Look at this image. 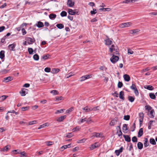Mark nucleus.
<instances>
[{"instance_id": "1", "label": "nucleus", "mask_w": 157, "mask_h": 157, "mask_svg": "<svg viewBox=\"0 0 157 157\" xmlns=\"http://www.w3.org/2000/svg\"><path fill=\"white\" fill-rule=\"evenodd\" d=\"M130 88L131 89L134 90V93L136 96H137L139 95V92L135 84L132 83Z\"/></svg>"}, {"instance_id": "2", "label": "nucleus", "mask_w": 157, "mask_h": 157, "mask_svg": "<svg viewBox=\"0 0 157 157\" xmlns=\"http://www.w3.org/2000/svg\"><path fill=\"white\" fill-rule=\"evenodd\" d=\"M132 25V23L130 22L124 23L120 24L119 25V27L121 28H123L125 27H129Z\"/></svg>"}, {"instance_id": "3", "label": "nucleus", "mask_w": 157, "mask_h": 157, "mask_svg": "<svg viewBox=\"0 0 157 157\" xmlns=\"http://www.w3.org/2000/svg\"><path fill=\"white\" fill-rule=\"evenodd\" d=\"M119 57L116 55H114L113 54L112 57L110 58L111 61L113 63L116 62L119 59Z\"/></svg>"}, {"instance_id": "4", "label": "nucleus", "mask_w": 157, "mask_h": 157, "mask_svg": "<svg viewBox=\"0 0 157 157\" xmlns=\"http://www.w3.org/2000/svg\"><path fill=\"white\" fill-rule=\"evenodd\" d=\"M95 137L97 138L103 137L102 134L101 133H97L96 132H94L93 133V135L91 136V137L94 138Z\"/></svg>"}, {"instance_id": "5", "label": "nucleus", "mask_w": 157, "mask_h": 157, "mask_svg": "<svg viewBox=\"0 0 157 157\" xmlns=\"http://www.w3.org/2000/svg\"><path fill=\"white\" fill-rule=\"evenodd\" d=\"M26 40L27 41L28 44H33L35 41V40L34 38L32 39L29 37L26 38Z\"/></svg>"}, {"instance_id": "6", "label": "nucleus", "mask_w": 157, "mask_h": 157, "mask_svg": "<svg viewBox=\"0 0 157 157\" xmlns=\"http://www.w3.org/2000/svg\"><path fill=\"white\" fill-rule=\"evenodd\" d=\"M118 121V119L117 117H115L114 118L112 119L109 124L110 126H113L115 125Z\"/></svg>"}, {"instance_id": "7", "label": "nucleus", "mask_w": 157, "mask_h": 157, "mask_svg": "<svg viewBox=\"0 0 157 157\" xmlns=\"http://www.w3.org/2000/svg\"><path fill=\"white\" fill-rule=\"evenodd\" d=\"M16 44L15 43H13L9 45L8 47L9 50L11 51H15V48L16 46Z\"/></svg>"}, {"instance_id": "8", "label": "nucleus", "mask_w": 157, "mask_h": 157, "mask_svg": "<svg viewBox=\"0 0 157 157\" xmlns=\"http://www.w3.org/2000/svg\"><path fill=\"white\" fill-rule=\"evenodd\" d=\"M80 123H79L80 124L83 123L84 121H86L87 123H90L91 120L90 118H88V119L84 118V119H80Z\"/></svg>"}, {"instance_id": "9", "label": "nucleus", "mask_w": 157, "mask_h": 157, "mask_svg": "<svg viewBox=\"0 0 157 157\" xmlns=\"http://www.w3.org/2000/svg\"><path fill=\"white\" fill-rule=\"evenodd\" d=\"M99 146V144L98 143H96L93 144H92L90 147V149L93 150L94 149L97 148Z\"/></svg>"}, {"instance_id": "10", "label": "nucleus", "mask_w": 157, "mask_h": 157, "mask_svg": "<svg viewBox=\"0 0 157 157\" xmlns=\"http://www.w3.org/2000/svg\"><path fill=\"white\" fill-rule=\"evenodd\" d=\"M144 114L143 113H140L139 114V121L140 124H142L143 122V118H144Z\"/></svg>"}, {"instance_id": "11", "label": "nucleus", "mask_w": 157, "mask_h": 157, "mask_svg": "<svg viewBox=\"0 0 157 157\" xmlns=\"http://www.w3.org/2000/svg\"><path fill=\"white\" fill-rule=\"evenodd\" d=\"M35 26H36L39 28H40L43 27L44 25L43 22L39 21L37 22L36 23L35 25Z\"/></svg>"}, {"instance_id": "12", "label": "nucleus", "mask_w": 157, "mask_h": 157, "mask_svg": "<svg viewBox=\"0 0 157 157\" xmlns=\"http://www.w3.org/2000/svg\"><path fill=\"white\" fill-rule=\"evenodd\" d=\"M75 2L72 1V0H68L67 5L69 7H72L74 5Z\"/></svg>"}, {"instance_id": "13", "label": "nucleus", "mask_w": 157, "mask_h": 157, "mask_svg": "<svg viewBox=\"0 0 157 157\" xmlns=\"http://www.w3.org/2000/svg\"><path fill=\"white\" fill-rule=\"evenodd\" d=\"M123 147H121L119 150H116L115 151V153L116 155L117 156L119 155L120 153H121L123 151Z\"/></svg>"}, {"instance_id": "14", "label": "nucleus", "mask_w": 157, "mask_h": 157, "mask_svg": "<svg viewBox=\"0 0 157 157\" xmlns=\"http://www.w3.org/2000/svg\"><path fill=\"white\" fill-rule=\"evenodd\" d=\"M124 80L127 82H128L130 79V77L128 75L125 74L123 75Z\"/></svg>"}, {"instance_id": "15", "label": "nucleus", "mask_w": 157, "mask_h": 157, "mask_svg": "<svg viewBox=\"0 0 157 157\" xmlns=\"http://www.w3.org/2000/svg\"><path fill=\"white\" fill-rule=\"evenodd\" d=\"M123 136L126 141L128 142H130L131 141V138L129 136L123 135Z\"/></svg>"}, {"instance_id": "16", "label": "nucleus", "mask_w": 157, "mask_h": 157, "mask_svg": "<svg viewBox=\"0 0 157 157\" xmlns=\"http://www.w3.org/2000/svg\"><path fill=\"white\" fill-rule=\"evenodd\" d=\"M105 45H111L112 41L110 40L109 38H108L106 40H105Z\"/></svg>"}, {"instance_id": "17", "label": "nucleus", "mask_w": 157, "mask_h": 157, "mask_svg": "<svg viewBox=\"0 0 157 157\" xmlns=\"http://www.w3.org/2000/svg\"><path fill=\"white\" fill-rule=\"evenodd\" d=\"M27 90L26 89L23 88L22 89L21 91H20V93L21 94V96H24L25 95L26 90Z\"/></svg>"}, {"instance_id": "18", "label": "nucleus", "mask_w": 157, "mask_h": 157, "mask_svg": "<svg viewBox=\"0 0 157 157\" xmlns=\"http://www.w3.org/2000/svg\"><path fill=\"white\" fill-rule=\"evenodd\" d=\"M143 134V128H140L138 133V137H140Z\"/></svg>"}, {"instance_id": "19", "label": "nucleus", "mask_w": 157, "mask_h": 157, "mask_svg": "<svg viewBox=\"0 0 157 157\" xmlns=\"http://www.w3.org/2000/svg\"><path fill=\"white\" fill-rule=\"evenodd\" d=\"M13 79V78L12 77L9 76L4 78V81L6 82H8L11 81Z\"/></svg>"}, {"instance_id": "20", "label": "nucleus", "mask_w": 157, "mask_h": 157, "mask_svg": "<svg viewBox=\"0 0 157 157\" xmlns=\"http://www.w3.org/2000/svg\"><path fill=\"white\" fill-rule=\"evenodd\" d=\"M71 147V144H68V145H64L62 146L61 148L60 149L61 150L63 151L64 150L67 148H69Z\"/></svg>"}, {"instance_id": "21", "label": "nucleus", "mask_w": 157, "mask_h": 157, "mask_svg": "<svg viewBox=\"0 0 157 157\" xmlns=\"http://www.w3.org/2000/svg\"><path fill=\"white\" fill-rule=\"evenodd\" d=\"M66 117V115H64L60 117H59L57 120V121L58 122H61Z\"/></svg>"}, {"instance_id": "22", "label": "nucleus", "mask_w": 157, "mask_h": 157, "mask_svg": "<svg viewBox=\"0 0 157 157\" xmlns=\"http://www.w3.org/2000/svg\"><path fill=\"white\" fill-rule=\"evenodd\" d=\"M82 109L85 110L86 112H88L92 111V108L89 107L88 106H86L84 108H82Z\"/></svg>"}, {"instance_id": "23", "label": "nucleus", "mask_w": 157, "mask_h": 157, "mask_svg": "<svg viewBox=\"0 0 157 157\" xmlns=\"http://www.w3.org/2000/svg\"><path fill=\"white\" fill-rule=\"evenodd\" d=\"M50 56L49 54L44 55L41 57V59L45 60L48 59Z\"/></svg>"}, {"instance_id": "24", "label": "nucleus", "mask_w": 157, "mask_h": 157, "mask_svg": "<svg viewBox=\"0 0 157 157\" xmlns=\"http://www.w3.org/2000/svg\"><path fill=\"white\" fill-rule=\"evenodd\" d=\"M154 110L153 109L151 111L150 114H148V115L151 118H153L154 117Z\"/></svg>"}, {"instance_id": "25", "label": "nucleus", "mask_w": 157, "mask_h": 157, "mask_svg": "<svg viewBox=\"0 0 157 157\" xmlns=\"http://www.w3.org/2000/svg\"><path fill=\"white\" fill-rule=\"evenodd\" d=\"M119 98H120L124 100V92L123 91H121L119 93Z\"/></svg>"}, {"instance_id": "26", "label": "nucleus", "mask_w": 157, "mask_h": 157, "mask_svg": "<svg viewBox=\"0 0 157 157\" xmlns=\"http://www.w3.org/2000/svg\"><path fill=\"white\" fill-rule=\"evenodd\" d=\"M10 145H7L2 149V151L4 152L7 151L8 150L10 149Z\"/></svg>"}, {"instance_id": "27", "label": "nucleus", "mask_w": 157, "mask_h": 157, "mask_svg": "<svg viewBox=\"0 0 157 157\" xmlns=\"http://www.w3.org/2000/svg\"><path fill=\"white\" fill-rule=\"evenodd\" d=\"M144 145L145 147H147L149 145L148 139L147 138L145 139V142L144 143Z\"/></svg>"}, {"instance_id": "28", "label": "nucleus", "mask_w": 157, "mask_h": 157, "mask_svg": "<svg viewBox=\"0 0 157 157\" xmlns=\"http://www.w3.org/2000/svg\"><path fill=\"white\" fill-rule=\"evenodd\" d=\"M116 47H115L114 45H112L111 47L109 48V51L111 52H112L113 51H115L117 48H116Z\"/></svg>"}, {"instance_id": "29", "label": "nucleus", "mask_w": 157, "mask_h": 157, "mask_svg": "<svg viewBox=\"0 0 157 157\" xmlns=\"http://www.w3.org/2000/svg\"><path fill=\"white\" fill-rule=\"evenodd\" d=\"M5 51L2 50L0 52V58L3 59L5 57Z\"/></svg>"}, {"instance_id": "30", "label": "nucleus", "mask_w": 157, "mask_h": 157, "mask_svg": "<svg viewBox=\"0 0 157 157\" xmlns=\"http://www.w3.org/2000/svg\"><path fill=\"white\" fill-rule=\"evenodd\" d=\"M143 144L140 142H139L137 144V147L139 149H141L143 147Z\"/></svg>"}, {"instance_id": "31", "label": "nucleus", "mask_w": 157, "mask_h": 157, "mask_svg": "<svg viewBox=\"0 0 157 157\" xmlns=\"http://www.w3.org/2000/svg\"><path fill=\"white\" fill-rule=\"evenodd\" d=\"M150 144L152 145H155L156 142L155 139L153 138H151L150 140Z\"/></svg>"}, {"instance_id": "32", "label": "nucleus", "mask_w": 157, "mask_h": 157, "mask_svg": "<svg viewBox=\"0 0 157 157\" xmlns=\"http://www.w3.org/2000/svg\"><path fill=\"white\" fill-rule=\"evenodd\" d=\"M48 124V123H45V124H44L42 125H40L39 127L38 128V129H40L41 128H44L46 126H49V125H47Z\"/></svg>"}, {"instance_id": "33", "label": "nucleus", "mask_w": 157, "mask_h": 157, "mask_svg": "<svg viewBox=\"0 0 157 157\" xmlns=\"http://www.w3.org/2000/svg\"><path fill=\"white\" fill-rule=\"evenodd\" d=\"M110 10V8H100L99 9V10L100 11H109Z\"/></svg>"}, {"instance_id": "34", "label": "nucleus", "mask_w": 157, "mask_h": 157, "mask_svg": "<svg viewBox=\"0 0 157 157\" xmlns=\"http://www.w3.org/2000/svg\"><path fill=\"white\" fill-rule=\"evenodd\" d=\"M56 27L60 29H62L64 28V25L62 24H58L56 25Z\"/></svg>"}, {"instance_id": "35", "label": "nucleus", "mask_w": 157, "mask_h": 157, "mask_svg": "<svg viewBox=\"0 0 157 157\" xmlns=\"http://www.w3.org/2000/svg\"><path fill=\"white\" fill-rule=\"evenodd\" d=\"M56 15L53 13L50 14L49 15V17L50 19H55L56 17Z\"/></svg>"}, {"instance_id": "36", "label": "nucleus", "mask_w": 157, "mask_h": 157, "mask_svg": "<svg viewBox=\"0 0 157 157\" xmlns=\"http://www.w3.org/2000/svg\"><path fill=\"white\" fill-rule=\"evenodd\" d=\"M59 71V69L58 68H53L52 70L53 73H57Z\"/></svg>"}, {"instance_id": "37", "label": "nucleus", "mask_w": 157, "mask_h": 157, "mask_svg": "<svg viewBox=\"0 0 157 157\" xmlns=\"http://www.w3.org/2000/svg\"><path fill=\"white\" fill-rule=\"evenodd\" d=\"M68 13L71 15H74V10L71 9H68Z\"/></svg>"}, {"instance_id": "38", "label": "nucleus", "mask_w": 157, "mask_h": 157, "mask_svg": "<svg viewBox=\"0 0 157 157\" xmlns=\"http://www.w3.org/2000/svg\"><path fill=\"white\" fill-rule=\"evenodd\" d=\"M146 86V87H145V88L149 90H153L154 89L153 87L151 85Z\"/></svg>"}, {"instance_id": "39", "label": "nucleus", "mask_w": 157, "mask_h": 157, "mask_svg": "<svg viewBox=\"0 0 157 157\" xmlns=\"http://www.w3.org/2000/svg\"><path fill=\"white\" fill-rule=\"evenodd\" d=\"M149 96L150 98L152 99H154L155 98V95L153 93H150L149 94Z\"/></svg>"}, {"instance_id": "40", "label": "nucleus", "mask_w": 157, "mask_h": 157, "mask_svg": "<svg viewBox=\"0 0 157 157\" xmlns=\"http://www.w3.org/2000/svg\"><path fill=\"white\" fill-rule=\"evenodd\" d=\"M128 99L130 101L132 102L134 101L135 98L132 96H129L128 97Z\"/></svg>"}, {"instance_id": "41", "label": "nucleus", "mask_w": 157, "mask_h": 157, "mask_svg": "<svg viewBox=\"0 0 157 157\" xmlns=\"http://www.w3.org/2000/svg\"><path fill=\"white\" fill-rule=\"evenodd\" d=\"M33 59L36 61L38 60L39 59V56L37 54H35L33 56Z\"/></svg>"}, {"instance_id": "42", "label": "nucleus", "mask_w": 157, "mask_h": 157, "mask_svg": "<svg viewBox=\"0 0 157 157\" xmlns=\"http://www.w3.org/2000/svg\"><path fill=\"white\" fill-rule=\"evenodd\" d=\"M7 96L5 95H3L0 97V101H4L6 99Z\"/></svg>"}, {"instance_id": "43", "label": "nucleus", "mask_w": 157, "mask_h": 157, "mask_svg": "<svg viewBox=\"0 0 157 157\" xmlns=\"http://www.w3.org/2000/svg\"><path fill=\"white\" fill-rule=\"evenodd\" d=\"M67 12L64 11H62L60 13V15L62 17L66 16H67Z\"/></svg>"}, {"instance_id": "44", "label": "nucleus", "mask_w": 157, "mask_h": 157, "mask_svg": "<svg viewBox=\"0 0 157 157\" xmlns=\"http://www.w3.org/2000/svg\"><path fill=\"white\" fill-rule=\"evenodd\" d=\"M80 128L79 126H76L74 128H73L72 129V131L73 132H75V131H77L79 130L80 129Z\"/></svg>"}, {"instance_id": "45", "label": "nucleus", "mask_w": 157, "mask_h": 157, "mask_svg": "<svg viewBox=\"0 0 157 157\" xmlns=\"http://www.w3.org/2000/svg\"><path fill=\"white\" fill-rule=\"evenodd\" d=\"M132 141L133 142L136 143L137 142V138L136 136H134L132 138Z\"/></svg>"}, {"instance_id": "46", "label": "nucleus", "mask_w": 157, "mask_h": 157, "mask_svg": "<svg viewBox=\"0 0 157 157\" xmlns=\"http://www.w3.org/2000/svg\"><path fill=\"white\" fill-rule=\"evenodd\" d=\"M74 109V108L73 107H71L69 109L67 110L66 111V113H69L71 112H72Z\"/></svg>"}, {"instance_id": "47", "label": "nucleus", "mask_w": 157, "mask_h": 157, "mask_svg": "<svg viewBox=\"0 0 157 157\" xmlns=\"http://www.w3.org/2000/svg\"><path fill=\"white\" fill-rule=\"evenodd\" d=\"M28 51L29 54H33V50L32 48H28Z\"/></svg>"}, {"instance_id": "48", "label": "nucleus", "mask_w": 157, "mask_h": 157, "mask_svg": "<svg viewBox=\"0 0 157 157\" xmlns=\"http://www.w3.org/2000/svg\"><path fill=\"white\" fill-rule=\"evenodd\" d=\"M10 70H7L6 69H3L1 71V72L2 74H5L7 73L8 71H9Z\"/></svg>"}, {"instance_id": "49", "label": "nucleus", "mask_w": 157, "mask_h": 157, "mask_svg": "<svg viewBox=\"0 0 157 157\" xmlns=\"http://www.w3.org/2000/svg\"><path fill=\"white\" fill-rule=\"evenodd\" d=\"M50 93L52 94L53 95H56L58 94V91L56 90H52L50 92Z\"/></svg>"}, {"instance_id": "50", "label": "nucleus", "mask_w": 157, "mask_h": 157, "mask_svg": "<svg viewBox=\"0 0 157 157\" xmlns=\"http://www.w3.org/2000/svg\"><path fill=\"white\" fill-rule=\"evenodd\" d=\"M130 116L129 115H125L124 117V119L126 121H128L129 120Z\"/></svg>"}, {"instance_id": "51", "label": "nucleus", "mask_w": 157, "mask_h": 157, "mask_svg": "<svg viewBox=\"0 0 157 157\" xmlns=\"http://www.w3.org/2000/svg\"><path fill=\"white\" fill-rule=\"evenodd\" d=\"M123 129L125 131L128 130L127 125L126 124H124L123 125Z\"/></svg>"}, {"instance_id": "52", "label": "nucleus", "mask_w": 157, "mask_h": 157, "mask_svg": "<svg viewBox=\"0 0 157 157\" xmlns=\"http://www.w3.org/2000/svg\"><path fill=\"white\" fill-rule=\"evenodd\" d=\"M29 106H26V107H24L21 108V110L23 111H24L26 110H27L29 109Z\"/></svg>"}, {"instance_id": "53", "label": "nucleus", "mask_w": 157, "mask_h": 157, "mask_svg": "<svg viewBox=\"0 0 157 157\" xmlns=\"http://www.w3.org/2000/svg\"><path fill=\"white\" fill-rule=\"evenodd\" d=\"M86 76L85 75L81 77L80 78V81L81 82H82L84 81L86 79Z\"/></svg>"}, {"instance_id": "54", "label": "nucleus", "mask_w": 157, "mask_h": 157, "mask_svg": "<svg viewBox=\"0 0 157 157\" xmlns=\"http://www.w3.org/2000/svg\"><path fill=\"white\" fill-rule=\"evenodd\" d=\"M37 123V121H30L29 122V124L31 125L34 124H35Z\"/></svg>"}, {"instance_id": "55", "label": "nucleus", "mask_w": 157, "mask_h": 157, "mask_svg": "<svg viewBox=\"0 0 157 157\" xmlns=\"http://www.w3.org/2000/svg\"><path fill=\"white\" fill-rule=\"evenodd\" d=\"M99 106H98L96 107L92 108V111H96L99 110Z\"/></svg>"}, {"instance_id": "56", "label": "nucleus", "mask_w": 157, "mask_h": 157, "mask_svg": "<svg viewBox=\"0 0 157 157\" xmlns=\"http://www.w3.org/2000/svg\"><path fill=\"white\" fill-rule=\"evenodd\" d=\"M47 145L49 146L53 144V142L52 141H47L45 142Z\"/></svg>"}, {"instance_id": "57", "label": "nucleus", "mask_w": 157, "mask_h": 157, "mask_svg": "<svg viewBox=\"0 0 157 157\" xmlns=\"http://www.w3.org/2000/svg\"><path fill=\"white\" fill-rule=\"evenodd\" d=\"M63 98L62 96H59V97H56V101H59L61 100L62 99V98Z\"/></svg>"}, {"instance_id": "58", "label": "nucleus", "mask_w": 157, "mask_h": 157, "mask_svg": "<svg viewBox=\"0 0 157 157\" xmlns=\"http://www.w3.org/2000/svg\"><path fill=\"white\" fill-rule=\"evenodd\" d=\"M123 83L121 82H119L118 84V87L119 88H121L123 86Z\"/></svg>"}, {"instance_id": "59", "label": "nucleus", "mask_w": 157, "mask_h": 157, "mask_svg": "<svg viewBox=\"0 0 157 157\" xmlns=\"http://www.w3.org/2000/svg\"><path fill=\"white\" fill-rule=\"evenodd\" d=\"M73 136L72 133H69L66 136V137L67 138H70L71 137Z\"/></svg>"}, {"instance_id": "60", "label": "nucleus", "mask_w": 157, "mask_h": 157, "mask_svg": "<svg viewBox=\"0 0 157 157\" xmlns=\"http://www.w3.org/2000/svg\"><path fill=\"white\" fill-rule=\"evenodd\" d=\"M20 154L23 156L26 157L27 156V154L24 151L20 152Z\"/></svg>"}, {"instance_id": "61", "label": "nucleus", "mask_w": 157, "mask_h": 157, "mask_svg": "<svg viewBox=\"0 0 157 157\" xmlns=\"http://www.w3.org/2000/svg\"><path fill=\"white\" fill-rule=\"evenodd\" d=\"M139 31H140V30H139L134 29V30H131L130 31L131 32H132V33H132V34H134L135 33L139 32Z\"/></svg>"}, {"instance_id": "62", "label": "nucleus", "mask_w": 157, "mask_h": 157, "mask_svg": "<svg viewBox=\"0 0 157 157\" xmlns=\"http://www.w3.org/2000/svg\"><path fill=\"white\" fill-rule=\"evenodd\" d=\"M74 14H77V15H78L79 14V12L78 11V10L77 9H75L74 10Z\"/></svg>"}, {"instance_id": "63", "label": "nucleus", "mask_w": 157, "mask_h": 157, "mask_svg": "<svg viewBox=\"0 0 157 157\" xmlns=\"http://www.w3.org/2000/svg\"><path fill=\"white\" fill-rule=\"evenodd\" d=\"M50 71L51 69L50 67H46L44 69V71L46 72H49Z\"/></svg>"}, {"instance_id": "64", "label": "nucleus", "mask_w": 157, "mask_h": 157, "mask_svg": "<svg viewBox=\"0 0 157 157\" xmlns=\"http://www.w3.org/2000/svg\"><path fill=\"white\" fill-rule=\"evenodd\" d=\"M145 109L146 110H147L149 111L150 110H151V109H152V108L150 106H148V105L145 106Z\"/></svg>"}]
</instances>
